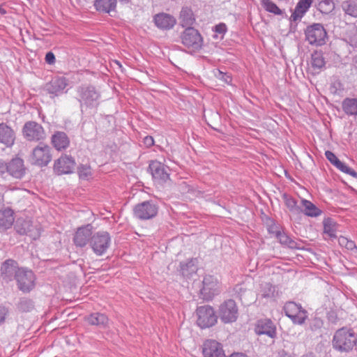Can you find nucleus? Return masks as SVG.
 I'll return each instance as SVG.
<instances>
[{"instance_id": "nucleus-1", "label": "nucleus", "mask_w": 357, "mask_h": 357, "mask_svg": "<svg viewBox=\"0 0 357 357\" xmlns=\"http://www.w3.org/2000/svg\"><path fill=\"white\" fill-rule=\"evenodd\" d=\"M76 95L82 112L84 109H96L100 104V93L93 85L85 84L77 86Z\"/></svg>"}, {"instance_id": "nucleus-2", "label": "nucleus", "mask_w": 357, "mask_h": 357, "mask_svg": "<svg viewBox=\"0 0 357 357\" xmlns=\"http://www.w3.org/2000/svg\"><path fill=\"white\" fill-rule=\"evenodd\" d=\"M355 332L352 328L343 327L337 330L333 335V348L341 352H349L355 346Z\"/></svg>"}, {"instance_id": "nucleus-3", "label": "nucleus", "mask_w": 357, "mask_h": 357, "mask_svg": "<svg viewBox=\"0 0 357 357\" xmlns=\"http://www.w3.org/2000/svg\"><path fill=\"white\" fill-rule=\"evenodd\" d=\"M305 40L311 45L321 46L326 43L327 32L320 23H313L304 31Z\"/></svg>"}, {"instance_id": "nucleus-4", "label": "nucleus", "mask_w": 357, "mask_h": 357, "mask_svg": "<svg viewBox=\"0 0 357 357\" xmlns=\"http://www.w3.org/2000/svg\"><path fill=\"white\" fill-rule=\"evenodd\" d=\"M283 310L285 315L289 317L294 324L302 325L308 317V313L300 303L294 301L287 302Z\"/></svg>"}, {"instance_id": "nucleus-5", "label": "nucleus", "mask_w": 357, "mask_h": 357, "mask_svg": "<svg viewBox=\"0 0 357 357\" xmlns=\"http://www.w3.org/2000/svg\"><path fill=\"white\" fill-rule=\"evenodd\" d=\"M30 160L32 165L40 167L47 166L52 160L50 146L40 143L33 149L30 156Z\"/></svg>"}, {"instance_id": "nucleus-6", "label": "nucleus", "mask_w": 357, "mask_h": 357, "mask_svg": "<svg viewBox=\"0 0 357 357\" xmlns=\"http://www.w3.org/2000/svg\"><path fill=\"white\" fill-rule=\"evenodd\" d=\"M111 244V236L107 231H98L93 235L90 246L97 256L104 255Z\"/></svg>"}, {"instance_id": "nucleus-7", "label": "nucleus", "mask_w": 357, "mask_h": 357, "mask_svg": "<svg viewBox=\"0 0 357 357\" xmlns=\"http://www.w3.org/2000/svg\"><path fill=\"white\" fill-rule=\"evenodd\" d=\"M221 291V284L219 280L212 275H206L202 281L201 294L205 300H212Z\"/></svg>"}, {"instance_id": "nucleus-8", "label": "nucleus", "mask_w": 357, "mask_h": 357, "mask_svg": "<svg viewBox=\"0 0 357 357\" xmlns=\"http://www.w3.org/2000/svg\"><path fill=\"white\" fill-rule=\"evenodd\" d=\"M36 280V278L33 272L24 268H21L18 271L15 279L18 289L24 293H29L34 289Z\"/></svg>"}, {"instance_id": "nucleus-9", "label": "nucleus", "mask_w": 357, "mask_h": 357, "mask_svg": "<svg viewBox=\"0 0 357 357\" xmlns=\"http://www.w3.org/2000/svg\"><path fill=\"white\" fill-rule=\"evenodd\" d=\"M197 325L202 328L214 326L217 322V316L214 309L210 305H204L197 309Z\"/></svg>"}, {"instance_id": "nucleus-10", "label": "nucleus", "mask_w": 357, "mask_h": 357, "mask_svg": "<svg viewBox=\"0 0 357 357\" xmlns=\"http://www.w3.org/2000/svg\"><path fill=\"white\" fill-rule=\"evenodd\" d=\"M181 38L183 45L193 51L200 50L203 45V38L201 34L193 27L186 28Z\"/></svg>"}, {"instance_id": "nucleus-11", "label": "nucleus", "mask_w": 357, "mask_h": 357, "mask_svg": "<svg viewBox=\"0 0 357 357\" xmlns=\"http://www.w3.org/2000/svg\"><path fill=\"white\" fill-rule=\"evenodd\" d=\"M158 211V206L153 201H145L135 206L133 213L135 218L146 220L154 218Z\"/></svg>"}, {"instance_id": "nucleus-12", "label": "nucleus", "mask_w": 357, "mask_h": 357, "mask_svg": "<svg viewBox=\"0 0 357 357\" xmlns=\"http://www.w3.org/2000/svg\"><path fill=\"white\" fill-rule=\"evenodd\" d=\"M24 137L30 142H38L45 138V132L43 126L36 121L25 123L22 128Z\"/></svg>"}, {"instance_id": "nucleus-13", "label": "nucleus", "mask_w": 357, "mask_h": 357, "mask_svg": "<svg viewBox=\"0 0 357 357\" xmlns=\"http://www.w3.org/2000/svg\"><path fill=\"white\" fill-rule=\"evenodd\" d=\"M219 316L225 324L234 322L238 317V307L236 302L229 299L222 303L219 307Z\"/></svg>"}, {"instance_id": "nucleus-14", "label": "nucleus", "mask_w": 357, "mask_h": 357, "mask_svg": "<svg viewBox=\"0 0 357 357\" xmlns=\"http://www.w3.org/2000/svg\"><path fill=\"white\" fill-rule=\"evenodd\" d=\"M75 165V160L73 157L63 155L54 162V169L59 175L71 174Z\"/></svg>"}, {"instance_id": "nucleus-15", "label": "nucleus", "mask_w": 357, "mask_h": 357, "mask_svg": "<svg viewBox=\"0 0 357 357\" xmlns=\"http://www.w3.org/2000/svg\"><path fill=\"white\" fill-rule=\"evenodd\" d=\"M149 169L151 172L153 178L160 183H165L169 179V174L167 167L158 160H153L149 163Z\"/></svg>"}, {"instance_id": "nucleus-16", "label": "nucleus", "mask_w": 357, "mask_h": 357, "mask_svg": "<svg viewBox=\"0 0 357 357\" xmlns=\"http://www.w3.org/2000/svg\"><path fill=\"white\" fill-rule=\"evenodd\" d=\"M93 227L91 225L79 227L73 237V242L77 247H84L91 240Z\"/></svg>"}, {"instance_id": "nucleus-17", "label": "nucleus", "mask_w": 357, "mask_h": 357, "mask_svg": "<svg viewBox=\"0 0 357 357\" xmlns=\"http://www.w3.org/2000/svg\"><path fill=\"white\" fill-rule=\"evenodd\" d=\"M202 354L204 357H225L222 345L213 340H208L204 342Z\"/></svg>"}, {"instance_id": "nucleus-18", "label": "nucleus", "mask_w": 357, "mask_h": 357, "mask_svg": "<svg viewBox=\"0 0 357 357\" xmlns=\"http://www.w3.org/2000/svg\"><path fill=\"white\" fill-rule=\"evenodd\" d=\"M153 21L155 26L161 30L172 29L176 23V20L173 15L165 13L155 14Z\"/></svg>"}, {"instance_id": "nucleus-19", "label": "nucleus", "mask_w": 357, "mask_h": 357, "mask_svg": "<svg viewBox=\"0 0 357 357\" xmlns=\"http://www.w3.org/2000/svg\"><path fill=\"white\" fill-rule=\"evenodd\" d=\"M21 268L18 267L17 261L13 259L6 260L1 265V273L3 280L6 282L16 279V275Z\"/></svg>"}, {"instance_id": "nucleus-20", "label": "nucleus", "mask_w": 357, "mask_h": 357, "mask_svg": "<svg viewBox=\"0 0 357 357\" xmlns=\"http://www.w3.org/2000/svg\"><path fill=\"white\" fill-rule=\"evenodd\" d=\"M312 3L313 0H298L293 12L291 13L290 21L294 23L301 22L302 18L309 10Z\"/></svg>"}, {"instance_id": "nucleus-21", "label": "nucleus", "mask_w": 357, "mask_h": 357, "mask_svg": "<svg viewBox=\"0 0 357 357\" xmlns=\"http://www.w3.org/2000/svg\"><path fill=\"white\" fill-rule=\"evenodd\" d=\"M68 79L65 77H55L47 85V91L53 96H58L65 91Z\"/></svg>"}, {"instance_id": "nucleus-22", "label": "nucleus", "mask_w": 357, "mask_h": 357, "mask_svg": "<svg viewBox=\"0 0 357 357\" xmlns=\"http://www.w3.org/2000/svg\"><path fill=\"white\" fill-rule=\"evenodd\" d=\"M255 332L259 335H266L273 339L277 335L276 326L275 324L268 319L258 321L255 327Z\"/></svg>"}, {"instance_id": "nucleus-23", "label": "nucleus", "mask_w": 357, "mask_h": 357, "mask_svg": "<svg viewBox=\"0 0 357 357\" xmlns=\"http://www.w3.org/2000/svg\"><path fill=\"white\" fill-rule=\"evenodd\" d=\"M325 156L326 159L337 169L343 173L351 176L354 178H357V172L347 165L344 162L340 161L332 151H326L325 152Z\"/></svg>"}, {"instance_id": "nucleus-24", "label": "nucleus", "mask_w": 357, "mask_h": 357, "mask_svg": "<svg viewBox=\"0 0 357 357\" xmlns=\"http://www.w3.org/2000/svg\"><path fill=\"white\" fill-rule=\"evenodd\" d=\"M8 174L14 178H21L25 174L24 160L20 158H13L8 163Z\"/></svg>"}, {"instance_id": "nucleus-25", "label": "nucleus", "mask_w": 357, "mask_h": 357, "mask_svg": "<svg viewBox=\"0 0 357 357\" xmlns=\"http://www.w3.org/2000/svg\"><path fill=\"white\" fill-rule=\"evenodd\" d=\"M15 141L14 130L4 123H0V143L6 147H12Z\"/></svg>"}, {"instance_id": "nucleus-26", "label": "nucleus", "mask_w": 357, "mask_h": 357, "mask_svg": "<svg viewBox=\"0 0 357 357\" xmlns=\"http://www.w3.org/2000/svg\"><path fill=\"white\" fill-rule=\"evenodd\" d=\"M180 273L186 279L191 278L197 272V259L191 258L186 261H181L179 265Z\"/></svg>"}, {"instance_id": "nucleus-27", "label": "nucleus", "mask_w": 357, "mask_h": 357, "mask_svg": "<svg viewBox=\"0 0 357 357\" xmlns=\"http://www.w3.org/2000/svg\"><path fill=\"white\" fill-rule=\"evenodd\" d=\"M53 146L57 151H62L68 147L70 140L68 135L64 132L57 131L51 138Z\"/></svg>"}, {"instance_id": "nucleus-28", "label": "nucleus", "mask_w": 357, "mask_h": 357, "mask_svg": "<svg viewBox=\"0 0 357 357\" xmlns=\"http://www.w3.org/2000/svg\"><path fill=\"white\" fill-rule=\"evenodd\" d=\"M117 0H94L93 6L100 13L109 14L116 11Z\"/></svg>"}, {"instance_id": "nucleus-29", "label": "nucleus", "mask_w": 357, "mask_h": 357, "mask_svg": "<svg viewBox=\"0 0 357 357\" xmlns=\"http://www.w3.org/2000/svg\"><path fill=\"white\" fill-rule=\"evenodd\" d=\"M14 222L13 211L6 208L0 211V231L9 229Z\"/></svg>"}, {"instance_id": "nucleus-30", "label": "nucleus", "mask_w": 357, "mask_h": 357, "mask_svg": "<svg viewBox=\"0 0 357 357\" xmlns=\"http://www.w3.org/2000/svg\"><path fill=\"white\" fill-rule=\"evenodd\" d=\"M179 20L181 25L183 27H185V29L192 27L195 22V15L192 10L188 7H184L181 9Z\"/></svg>"}, {"instance_id": "nucleus-31", "label": "nucleus", "mask_w": 357, "mask_h": 357, "mask_svg": "<svg viewBox=\"0 0 357 357\" xmlns=\"http://www.w3.org/2000/svg\"><path fill=\"white\" fill-rule=\"evenodd\" d=\"M301 204L303 207V210L301 211L307 217L317 218L322 214V211L317 207L312 202L302 199Z\"/></svg>"}, {"instance_id": "nucleus-32", "label": "nucleus", "mask_w": 357, "mask_h": 357, "mask_svg": "<svg viewBox=\"0 0 357 357\" xmlns=\"http://www.w3.org/2000/svg\"><path fill=\"white\" fill-rule=\"evenodd\" d=\"M86 321L91 325L105 328L108 325L109 319L105 314L95 312L89 315L86 317Z\"/></svg>"}, {"instance_id": "nucleus-33", "label": "nucleus", "mask_w": 357, "mask_h": 357, "mask_svg": "<svg viewBox=\"0 0 357 357\" xmlns=\"http://www.w3.org/2000/svg\"><path fill=\"white\" fill-rule=\"evenodd\" d=\"M311 67L315 73H319L325 67L326 61L321 52L316 51L311 55Z\"/></svg>"}, {"instance_id": "nucleus-34", "label": "nucleus", "mask_w": 357, "mask_h": 357, "mask_svg": "<svg viewBox=\"0 0 357 357\" xmlns=\"http://www.w3.org/2000/svg\"><path fill=\"white\" fill-rule=\"evenodd\" d=\"M344 40L349 44L350 46L357 47V26L354 24H350L347 26L344 35Z\"/></svg>"}, {"instance_id": "nucleus-35", "label": "nucleus", "mask_w": 357, "mask_h": 357, "mask_svg": "<svg viewBox=\"0 0 357 357\" xmlns=\"http://www.w3.org/2000/svg\"><path fill=\"white\" fill-rule=\"evenodd\" d=\"M277 238L279 241L280 243L284 247L291 249L301 248V243L292 239L289 236H288L284 232L281 231L280 234H278Z\"/></svg>"}, {"instance_id": "nucleus-36", "label": "nucleus", "mask_w": 357, "mask_h": 357, "mask_svg": "<svg viewBox=\"0 0 357 357\" xmlns=\"http://www.w3.org/2000/svg\"><path fill=\"white\" fill-rule=\"evenodd\" d=\"M262 8L274 15H282L284 10L280 8L272 0H260Z\"/></svg>"}, {"instance_id": "nucleus-37", "label": "nucleus", "mask_w": 357, "mask_h": 357, "mask_svg": "<svg viewBox=\"0 0 357 357\" xmlns=\"http://www.w3.org/2000/svg\"><path fill=\"white\" fill-rule=\"evenodd\" d=\"M275 289L276 287L269 282L262 283L259 295L264 298H273L277 294Z\"/></svg>"}, {"instance_id": "nucleus-38", "label": "nucleus", "mask_w": 357, "mask_h": 357, "mask_svg": "<svg viewBox=\"0 0 357 357\" xmlns=\"http://www.w3.org/2000/svg\"><path fill=\"white\" fill-rule=\"evenodd\" d=\"M342 109L348 115H357V99H344L342 102Z\"/></svg>"}, {"instance_id": "nucleus-39", "label": "nucleus", "mask_w": 357, "mask_h": 357, "mask_svg": "<svg viewBox=\"0 0 357 357\" xmlns=\"http://www.w3.org/2000/svg\"><path fill=\"white\" fill-rule=\"evenodd\" d=\"M338 243L341 247L345 248L347 250L350 251L354 257H357V245L354 241L341 236L338 238Z\"/></svg>"}, {"instance_id": "nucleus-40", "label": "nucleus", "mask_w": 357, "mask_h": 357, "mask_svg": "<svg viewBox=\"0 0 357 357\" xmlns=\"http://www.w3.org/2000/svg\"><path fill=\"white\" fill-rule=\"evenodd\" d=\"M324 232L331 238H336V223L330 218L323 221Z\"/></svg>"}, {"instance_id": "nucleus-41", "label": "nucleus", "mask_w": 357, "mask_h": 357, "mask_svg": "<svg viewBox=\"0 0 357 357\" xmlns=\"http://www.w3.org/2000/svg\"><path fill=\"white\" fill-rule=\"evenodd\" d=\"M342 8L346 14L356 17H357V1L348 0L342 4Z\"/></svg>"}, {"instance_id": "nucleus-42", "label": "nucleus", "mask_w": 357, "mask_h": 357, "mask_svg": "<svg viewBox=\"0 0 357 357\" xmlns=\"http://www.w3.org/2000/svg\"><path fill=\"white\" fill-rule=\"evenodd\" d=\"M317 8L321 13L328 14L334 10L335 3L333 0H319Z\"/></svg>"}, {"instance_id": "nucleus-43", "label": "nucleus", "mask_w": 357, "mask_h": 357, "mask_svg": "<svg viewBox=\"0 0 357 357\" xmlns=\"http://www.w3.org/2000/svg\"><path fill=\"white\" fill-rule=\"evenodd\" d=\"M212 31L215 33L213 38L223 39L228 31V28L225 23L220 22L212 28Z\"/></svg>"}, {"instance_id": "nucleus-44", "label": "nucleus", "mask_w": 357, "mask_h": 357, "mask_svg": "<svg viewBox=\"0 0 357 357\" xmlns=\"http://www.w3.org/2000/svg\"><path fill=\"white\" fill-rule=\"evenodd\" d=\"M283 199L284 201V204L288 209L293 213L300 212L301 209L297 205V202L295 199L291 197V196L284 194Z\"/></svg>"}, {"instance_id": "nucleus-45", "label": "nucleus", "mask_w": 357, "mask_h": 357, "mask_svg": "<svg viewBox=\"0 0 357 357\" xmlns=\"http://www.w3.org/2000/svg\"><path fill=\"white\" fill-rule=\"evenodd\" d=\"M77 173L79 178L83 180H89L92 176L91 168L89 165H80L77 167Z\"/></svg>"}, {"instance_id": "nucleus-46", "label": "nucleus", "mask_w": 357, "mask_h": 357, "mask_svg": "<svg viewBox=\"0 0 357 357\" xmlns=\"http://www.w3.org/2000/svg\"><path fill=\"white\" fill-rule=\"evenodd\" d=\"M214 75L218 79L222 80V82L228 84H230L232 81V78L229 73H224L219 69H215L214 70Z\"/></svg>"}, {"instance_id": "nucleus-47", "label": "nucleus", "mask_w": 357, "mask_h": 357, "mask_svg": "<svg viewBox=\"0 0 357 357\" xmlns=\"http://www.w3.org/2000/svg\"><path fill=\"white\" fill-rule=\"evenodd\" d=\"M33 303L30 299H22L19 303L18 307L20 310L24 312H29L33 308Z\"/></svg>"}, {"instance_id": "nucleus-48", "label": "nucleus", "mask_w": 357, "mask_h": 357, "mask_svg": "<svg viewBox=\"0 0 357 357\" xmlns=\"http://www.w3.org/2000/svg\"><path fill=\"white\" fill-rule=\"evenodd\" d=\"M6 174H8V163L0 159V176L3 177Z\"/></svg>"}, {"instance_id": "nucleus-49", "label": "nucleus", "mask_w": 357, "mask_h": 357, "mask_svg": "<svg viewBox=\"0 0 357 357\" xmlns=\"http://www.w3.org/2000/svg\"><path fill=\"white\" fill-rule=\"evenodd\" d=\"M268 231L269 234H273L276 238L278 237V234L281 232L279 227L275 223L268 226Z\"/></svg>"}, {"instance_id": "nucleus-50", "label": "nucleus", "mask_w": 357, "mask_h": 357, "mask_svg": "<svg viewBox=\"0 0 357 357\" xmlns=\"http://www.w3.org/2000/svg\"><path fill=\"white\" fill-rule=\"evenodd\" d=\"M45 62L48 64L52 65L56 61V58L53 52H48L45 55Z\"/></svg>"}, {"instance_id": "nucleus-51", "label": "nucleus", "mask_w": 357, "mask_h": 357, "mask_svg": "<svg viewBox=\"0 0 357 357\" xmlns=\"http://www.w3.org/2000/svg\"><path fill=\"white\" fill-rule=\"evenodd\" d=\"M7 313V309L5 307L0 306V324L5 321Z\"/></svg>"}, {"instance_id": "nucleus-52", "label": "nucleus", "mask_w": 357, "mask_h": 357, "mask_svg": "<svg viewBox=\"0 0 357 357\" xmlns=\"http://www.w3.org/2000/svg\"><path fill=\"white\" fill-rule=\"evenodd\" d=\"M144 144L147 147H151L154 144V139L153 137L147 135L144 138Z\"/></svg>"}, {"instance_id": "nucleus-53", "label": "nucleus", "mask_w": 357, "mask_h": 357, "mask_svg": "<svg viewBox=\"0 0 357 357\" xmlns=\"http://www.w3.org/2000/svg\"><path fill=\"white\" fill-rule=\"evenodd\" d=\"M229 357H248V356L243 353H234L231 354Z\"/></svg>"}, {"instance_id": "nucleus-54", "label": "nucleus", "mask_w": 357, "mask_h": 357, "mask_svg": "<svg viewBox=\"0 0 357 357\" xmlns=\"http://www.w3.org/2000/svg\"><path fill=\"white\" fill-rule=\"evenodd\" d=\"M278 357H290V356L283 350L279 352Z\"/></svg>"}, {"instance_id": "nucleus-55", "label": "nucleus", "mask_w": 357, "mask_h": 357, "mask_svg": "<svg viewBox=\"0 0 357 357\" xmlns=\"http://www.w3.org/2000/svg\"><path fill=\"white\" fill-rule=\"evenodd\" d=\"M121 4H128L131 0H119Z\"/></svg>"}, {"instance_id": "nucleus-56", "label": "nucleus", "mask_w": 357, "mask_h": 357, "mask_svg": "<svg viewBox=\"0 0 357 357\" xmlns=\"http://www.w3.org/2000/svg\"><path fill=\"white\" fill-rule=\"evenodd\" d=\"M354 65L357 68V55L353 59Z\"/></svg>"}, {"instance_id": "nucleus-57", "label": "nucleus", "mask_w": 357, "mask_h": 357, "mask_svg": "<svg viewBox=\"0 0 357 357\" xmlns=\"http://www.w3.org/2000/svg\"><path fill=\"white\" fill-rule=\"evenodd\" d=\"M0 13L1 14H6V10L3 7H1V6H0Z\"/></svg>"}, {"instance_id": "nucleus-58", "label": "nucleus", "mask_w": 357, "mask_h": 357, "mask_svg": "<svg viewBox=\"0 0 357 357\" xmlns=\"http://www.w3.org/2000/svg\"><path fill=\"white\" fill-rule=\"evenodd\" d=\"M114 63H115L117 66H119V67L120 68H122V65H121V63L119 61H116H116H114Z\"/></svg>"}, {"instance_id": "nucleus-59", "label": "nucleus", "mask_w": 357, "mask_h": 357, "mask_svg": "<svg viewBox=\"0 0 357 357\" xmlns=\"http://www.w3.org/2000/svg\"><path fill=\"white\" fill-rule=\"evenodd\" d=\"M355 339L356 340L355 342V346L357 347V335L355 334Z\"/></svg>"}]
</instances>
